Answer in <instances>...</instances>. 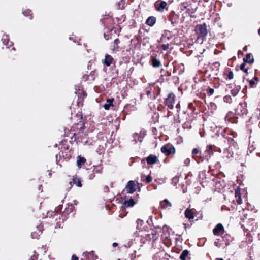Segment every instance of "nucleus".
<instances>
[{
    "label": "nucleus",
    "instance_id": "f257e3e1",
    "mask_svg": "<svg viewBox=\"0 0 260 260\" xmlns=\"http://www.w3.org/2000/svg\"><path fill=\"white\" fill-rule=\"evenodd\" d=\"M73 154V150L60 151L58 154L56 155V164L62 167V164L64 161H68Z\"/></svg>",
    "mask_w": 260,
    "mask_h": 260
},
{
    "label": "nucleus",
    "instance_id": "f03ea898",
    "mask_svg": "<svg viewBox=\"0 0 260 260\" xmlns=\"http://www.w3.org/2000/svg\"><path fill=\"white\" fill-rule=\"evenodd\" d=\"M195 31L198 35V40L201 39L202 42L205 40L208 34L207 26L205 23L202 24H198L195 27Z\"/></svg>",
    "mask_w": 260,
    "mask_h": 260
},
{
    "label": "nucleus",
    "instance_id": "7ed1b4c3",
    "mask_svg": "<svg viewBox=\"0 0 260 260\" xmlns=\"http://www.w3.org/2000/svg\"><path fill=\"white\" fill-rule=\"evenodd\" d=\"M251 106L253 109V112L250 117V120L252 122L257 121L260 117V109L258 108L259 102H253L252 103Z\"/></svg>",
    "mask_w": 260,
    "mask_h": 260
},
{
    "label": "nucleus",
    "instance_id": "20e7f679",
    "mask_svg": "<svg viewBox=\"0 0 260 260\" xmlns=\"http://www.w3.org/2000/svg\"><path fill=\"white\" fill-rule=\"evenodd\" d=\"M216 151H219L220 152V148H217L214 145H208L204 154H203V156H204V160L206 159L208 160L209 159L211 158V156L213 155L214 152Z\"/></svg>",
    "mask_w": 260,
    "mask_h": 260
},
{
    "label": "nucleus",
    "instance_id": "39448f33",
    "mask_svg": "<svg viewBox=\"0 0 260 260\" xmlns=\"http://www.w3.org/2000/svg\"><path fill=\"white\" fill-rule=\"evenodd\" d=\"M161 152L166 156L172 157L176 152V149L173 145L167 143L161 147Z\"/></svg>",
    "mask_w": 260,
    "mask_h": 260
},
{
    "label": "nucleus",
    "instance_id": "423d86ee",
    "mask_svg": "<svg viewBox=\"0 0 260 260\" xmlns=\"http://www.w3.org/2000/svg\"><path fill=\"white\" fill-rule=\"evenodd\" d=\"M176 99L175 95L172 93H169L167 98L164 99V104L168 109L172 110L174 109V104Z\"/></svg>",
    "mask_w": 260,
    "mask_h": 260
},
{
    "label": "nucleus",
    "instance_id": "0eeeda50",
    "mask_svg": "<svg viewBox=\"0 0 260 260\" xmlns=\"http://www.w3.org/2000/svg\"><path fill=\"white\" fill-rule=\"evenodd\" d=\"M221 136L227 140L231 146H236V142L234 140L235 136L231 131L224 130L221 133Z\"/></svg>",
    "mask_w": 260,
    "mask_h": 260
},
{
    "label": "nucleus",
    "instance_id": "6e6552de",
    "mask_svg": "<svg viewBox=\"0 0 260 260\" xmlns=\"http://www.w3.org/2000/svg\"><path fill=\"white\" fill-rule=\"evenodd\" d=\"M154 8L155 10L160 12L162 13L165 10L168 11L169 6L166 2L162 0H157L154 3Z\"/></svg>",
    "mask_w": 260,
    "mask_h": 260
},
{
    "label": "nucleus",
    "instance_id": "1a4fd4ad",
    "mask_svg": "<svg viewBox=\"0 0 260 260\" xmlns=\"http://www.w3.org/2000/svg\"><path fill=\"white\" fill-rule=\"evenodd\" d=\"M247 112L246 105L245 103H240L238 104L235 110V114L240 116L246 115Z\"/></svg>",
    "mask_w": 260,
    "mask_h": 260
},
{
    "label": "nucleus",
    "instance_id": "9d476101",
    "mask_svg": "<svg viewBox=\"0 0 260 260\" xmlns=\"http://www.w3.org/2000/svg\"><path fill=\"white\" fill-rule=\"evenodd\" d=\"M191 154L192 158L197 162L203 161L204 160V156L199 148H193L192 150Z\"/></svg>",
    "mask_w": 260,
    "mask_h": 260
},
{
    "label": "nucleus",
    "instance_id": "9b49d317",
    "mask_svg": "<svg viewBox=\"0 0 260 260\" xmlns=\"http://www.w3.org/2000/svg\"><path fill=\"white\" fill-rule=\"evenodd\" d=\"M160 91L156 92L153 90L152 87L149 86L145 88V94L147 97L152 100H155L157 96L159 94Z\"/></svg>",
    "mask_w": 260,
    "mask_h": 260
},
{
    "label": "nucleus",
    "instance_id": "f8f14e48",
    "mask_svg": "<svg viewBox=\"0 0 260 260\" xmlns=\"http://www.w3.org/2000/svg\"><path fill=\"white\" fill-rule=\"evenodd\" d=\"M74 210V206L72 204H68L67 205V206L61 214L62 221L66 220L68 218L70 214L72 213Z\"/></svg>",
    "mask_w": 260,
    "mask_h": 260
},
{
    "label": "nucleus",
    "instance_id": "ddd939ff",
    "mask_svg": "<svg viewBox=\"0 0 260 260\" xmlns=\"http://www.w3.org/2000/svg\"><path fill=\"white\" fill-rule=\"evenodd\" d=\"M168 18L173 26L179 23V16L174 11L172 10L169 13Z\"/></svg>",
    "mask_w": 260,
    "mask_h": 260
},
{
    "label": "nucleus",
    "instance_id": "4468645a",
    "mask_svg": "<svg viewBox=\"0 0 260 260\" xmlns=\"http://www.w3.org/2000/svg\"><path fill=\"white\" fill-rule=\"evenodd\" d=\"M136 191V185L135 181L131 180L129 181L125 188L123 191H125L127 193H133Z\"/></svg>",
    "mask_w": 260,
    "mask_h": 260
},
{
    "label": "nucleus",
    "instance_id": "2eb2a0df",
    "mask_svg": "<svg viewBox=\"0 0 260 260\" xmlns=\"http://www.w3.org/2000/svg\"><path fill=\"white\" fill-rule=\"evenodd\" d=\"M225 232L224 228L221 223H218L213 230L215 236H221Z\"/></svg>",
    "mask_w": 260,
    "mask_h": 260
},
{
    "label": "nucleus",
    "instance_id": "dca6fc26",
    "mask_svg": "<svg viewBox=\"0 0 260 260\" xmlns=\"http://www.w3.org/2000/svg\"><path fill=\"white\" fill-rule=\"evenodd\" d=\"M235 115H236L235 113H234L231 111L229 112L225 117V121H228L232 123H237V117Z\"/></svg>",
    "mask_w": 260,
    "mask_h": 260
},
{
    "label": "nucleus",
    "instance_id": "f3484780",
    "mask_svg": "<svg viewBox=\"0 0 260 260\" xmlns=\"http://www.w3.org/2000/svg\"><path fill=\"white\" fill-rule=\"evenodd\" d=\"M222 241L223 242L224 246L223 248L227 247L230 244V243L233 241V238L230 234H225L221 235Z\"/></svg>",
    "mask_w": 260,
    "mask_h": 260
},
{
    "label": "nucleus",
    "instance_id": "a211bd4d",
    "mask_svg": "<svg viewBox=\"0 0 260 260\" xmlns=\"http://www.w3.org/2000/svg\"><path fill=\"white\" fill-rule=\"evenodd\" d=\"M87 93L84 90H82L81 92L78 93V99L77 102V105L79 107L83 105L84 99L87 96Z\"/></svg>",
    "mask_w": 260,
    "mask_h": 260
},
{
    "label": "nucleus",
    "instance_id": "6ab92c4d",
    "mask_svg": "<svg viewBox=\"0 0 260 260\" xmlns=\"http://www.w3.org/2000/svg\"><path fill=\"white\" fill-rule=\"evenodd\" d=\"M102 62L106 67H110L111 64L115 63V61L111 55L106 54Z\"/></svg>",
    "mask_w": 260,
    "mask_h": 260
},
{
    "label": "nucleus",
    "instance_id": "aec40b11",
    "mask_svg": "<svg viewBox=\"0 0 260 260\" xmlns=\"http://www.w3.org/2000/svg\"><path fill=\"white\" fill-rule=\"evenodd\" d=\"M195 209L194 208H187L184 212L185 217L189 220L193 219L196 216Z\"/></svg>",
    "mask_w": 260,
    "mask_h": 260
},
{
    "label": "nucleus",
    "instance_id": "412c9836",
    "mask_svg": "<svg viewBox=\"0 0 260 260\" xmlns=\"http://www.w3.org/2000/svg\"><path fill=\"white\" fill-rule=\"evenodd\" d=\"M98 73L96 72V70H94L93 71H92L89 75H84L83 77L85 79L86 81H89L90 82L93 81L96 77H98Z\"/></svg>",
    "mask_w": 260,
    "mask_h": 260
},
{
    "label": "nucleus",
    "instance_id": "4be33fe9",
    "mask_svg": "<svg viewBox=\"0 0 260 260\" xmlns=\"http://www.w3.org/2000/svg\"><path fill=\"white\" fill-rule=\"evenodd\" d=\"M120 43V40L117 38L114 40L112 43L111 50L113 52H118L121 49L119 46Z\"/></svg>",
    "mask_w": 260,
    "mask_h": 260
},
{
    "label": "nucleus",
    "instance_id": "5701e85b",
    "mask_svg": "<svg viewBox=\"0 0 260 260\" xmlns=\"http://www.w3.org/2000/svg\"><path fill=\"white\" fill-rule=\"evenodd\" d=\"M145 159L148 165H153L159 161L158 157L153 154H150Z\"/></svg>",
    "mask_w": 260,
    "mask_h": 260
},
{
    "label": "nucleus",
    "instance_id": "b1692460",
    "mask_svg": "<svg viewBox=\"0 0 260 260\" xmlns=\"http://www.w3.org/2000/svg\"><path fill=\"white\" fill-rule=\"evenodd\" d=\"M223 76L226 80H232L234 78V73L231 69L229 68H226L224 70Z\"/></svg>",
    "mask_w": 260,
    "mask_h": 260
},
{
    "label": "nucleus",
    "instance_id": "393cba45",
    "mask_svg": "<svg viewBox=\"0 0 260 260\" xmlns=\"http://www.w3.org/2000/svg\"><path fill=\"white\" fill-rule=\"evenodd\" d=\"M70 184L71 186H72V184H75L79 187H81L82 186L81 179L77 175L73 176L72 181H71Z\"/></svg>",
    "mask_w": 260,
    "mask_h": 260
},
{
    "label": "nucleus",
    "instance_id": "a878e982",
    "mask_svg": "<svg viewBox=\"0 0 260 260\" xmlns=\"http://www.w3.org/2000/svg\"><path fill=\"white\" fill-rule=\"evenodd\" d=\"M83 255L88 260H96L98 259V256L94 254L93 251L90 252H84Z\"/></svg>",
    "mask_w": 260,
    "mask_h": 260
},
{
    "label": "nucleus",
    "instance_id": "bb28decb",
    "mask_svg": "<svg viewBox=\"0 0 260 260\" xmlns=\"http://www.w3.org/2000/svg\"><path fill=\"white\" fill-rule=\"evenodd\" d=\"M160 206L162 209L170 210L172 207V204L167 199H165L160 202Z\"/></svg>",
    "mask_w": 260,
    "mask_h": 260
},
{
    "label": "nucleus",
    "instance_id": "cd10ccee",
    "mask_svg": "<svg viewBox=\"0 0 260 260\" xmlns=\"http://www.w3.org/2000/svg\"><path fill=\"white\" fill-rule=\"evenodd\" d=\"M136 203V202L132 198L128 199L125 197L124 198V201L123 205L125 207H133Z\"/></svg>",
    "mask_w": 260,
    "mask_h": 260
},
{
    "label": "nucleus",
    "instance_id": "c85d7f7f",
    "mask_svg": "<svg viewBox=\"0 0 260 260\" xmlns=\"http://www.w3.org/2000/svg\"><path fill=\"white\" fill-rule=\"evenodd\" d=\"M151 65L154 68H159L161 66V63L159 60L156 58L155 56H151Z\"/></svg>",
    "mask_w": 260,
    "mask_h": 260
},
{
    "label": "nucleus",
    "instance_id": "c756f323",
    "mask_svg": "<svg viewBox=\"0 0 260 260\" xmlns=\"http://www.w3.org/2000/svg\"><path fill=\"white\" fill-rule=\"evenodd\" d=\"M61 145L60 148V151H68V150H72L71 149L69 148V145L68 143L67 140H62L59 144Z\"/></svg>",
    "mask_w": 260,
    "mask_h": 260
},
{
    "label": "nucleus",
    "instance_id": "7c9ffc66",
    "mask_svg": "<svg viewBox=\"0 0 260 260\" xmlns=\"http://www.w3.org/2000/svg\"><path fill=\"white\" fill-rule=\"evenodd\" d=\"M156 22V18L155 16H149L146 20L145 23L149 26H153Z\"/></svg>",
    "mask_w": 260,
    "mask_h": 260
},
{
    "label": "nucleus",
    "instance_id": "2f4dec72",
    "mask_svg": "<svg viewBox=\"0 0 260 260\" xmlns=\"http://www.w3.org/2000/svg\"><path fill=\"white\" fill-rule=\"evenodd\" d=\"M77 159V166L79 168H81L86 162V159L81 155L78 156Z\"/></svg>",
    "mask_w": 260,
    "mask_h": 260
},
{
    "label": "nucleus",
    "instance_id": "473e14b6",
    "mask_svg": "<svg viewBox=\"0 0 260 260\" xmlns=\"http://www.w3.org/2000/svg\"><path fill=\"white\" fill-rule=\"evenodd\" d=\"M114 101V99L113 98L107 99L106 100V103L103 105L104 108L106 110H108L111 106H114L113 104Z\"/></svg>",
    "mask_w": 260,
    "mask_h": 260
},
{
    "label": "nucleus",
    "instance_id": "72a5a7b5",
    "mask_svg": "<svg viewBox=\"0 0 260 260\" xmlns=\"http://www.w3.org/2000/svg\"><path fill=\"white\" fill-rule=\"evenodd\" d=\"M171 37L167 36V32L166 30L165 33L162 34L161 38L159 40H158L159 43H164V44L168 43L167 42L168 41H169Z\"/></svg>",
    "mask_w": 260,
    "mask_h": 260
},
{
    "label": "nucleus",
    "instance_id": "f704fd0d",
    "mask_svg": "<svg viewBox=\"0 0 260 260\" xmlns=\"http://www.w3.org/2000/svg\"><path fill=\"white\" fill-rule=\"evenodd\" d=\"M235 200L238 204L240 205L242 203L241 197V192L239 189H236L235 192Z\"/></svg>",
    "mask_w": 260,
    "mask_h": 260
},
{
    "label": "nucleus",
    "instance_id": "c9c22d12",
    "mask_svg": "<svg viewBox=\"0 0 260 260\" xmlns=\"http://www.w3.org/2000/svg\"><path fill=\"white\" fill-rule=\"evenodd\" d=\"M150 235L152 236V237L150 238V239H152L153 241H155V240H156L159 237L158 233L154 229H152L151 231L150 234H149V236H150Z\"/></svg>",
    "mask_w": 260,
    "mask_h": 260
},
{
    "label": "nucleus",
    "instance_id": "e433bc0d",
    "mask_svg": "<svg viewBox=\"0 0 260 260\" xmlns=\"http://www.w3.org/2000/svg\"><path fill=\"white\" fill-rule=\"evenodd\" d=\"M80 116L81 117V119H82V116L81 115V114H80ZM77 128L79 129V130L82 131L84 130L85 129V122L81 120L79 123H78L77 124Z\"/></svg>",
    "mask_w": 260,
    "mask_h": 260
},
{
    "label": "nucleus",
    "instance_id": "4c0bfd02",
    "mask_svg": "<svg viewBox=\"0 0 260 260\" xmlns=\"http://www.w3.org/2000/svg\"><path fill=\"white\" fill-rule=\"evenodd\" d=\"M152 178L150 175H149L147 176H145L144 175L141 177V180L145 183L148 184L152 181Z\"/></svg>",
    "mask_w": 260,
    "mask_h": 260
},
{
    "label": "nucleus",
    "instance_id": "58836bf2",
    "mask_svg": "<svg viewBox=\"0 0 260 260\" xmlns=\"http://www.w3.org/2000/svg\"><path fill=\"white\" fill-rule=\"evenodd\" d=\"M251 56V53L247 54L245 58H244L243 61L245 62H248L250 64H252L254 61V59L253 58L251 59L250 58Z\"/></svg>",
    "mask_w": 260,
    "mask_h": 260
},
{
    "label": "nucleus",
    "instance_id": "ea45409f",
    "mask_svg": "<svg viewBox=\"0 0 260 260\" xmlns=\"http://www.w3.org/2000/svg\"><path fill=\"white\" fill-rule=\"evenodd\" d=\"M92 170L95 173H101L103 167L101 165L94 166Z\"/></svg>",
    "mask_w": 260,
    "mask_h": 260
},
{
    "label": "nucleus",
    "instance_id": "a19ab883",
    "mask_svg": "<svg viewBox=\"0 0 260 260\" xmlns=\"http://www.w3.org/2000/svg\"><path fill=\"white\" fill-rule=\"evenodd\" d=\"M189 251L187 250H184L182 252L180 256V258L181 260H187L186 258L187 256L189 255Z\"/></svg>",
    "mask_w": 260,
    "mask_h": 260
},
{
    "label": "nucleus",
    "instance_id": "79ce46f5",
    "mask_svg": "<svg viewBox=\"0 0 260 260\" xmlns=\"http://www.w3.org/2000/svg\"><path fill=\"white\" fill-rule=\"evenodd\" d=\"M160 72L161 73H164V74H162L161 76L166 77V80L168 81L169 80V77L171 75V72L168 71H165L162 69L161 70Z\"/></svg>",
    "mask_w": 260,
    "mask_h": 260
},
{
    "label": "nucleus",
    "instance_id": "37998d69",
    "mask_svg": "<svg viewBox=\"0 0 260 260\" xmlns=\"http://www.w3.org/2000/svg\"><path fill=\"white\" fill-rule=\"evenodd\" d=\"M214 244L216 247L218 248L223 247L224 245L223 242H222L220 239H216L214 243Z\"/></svg>",
    "mask_w": 260,
    "mask_h": 260
},
{
    "label": "nucleus",
    "instance_id": "c03bdc74",
    "mask_svg": "<svg viewBox=\"0 0 260 260\" xmlns=\"http://www.w3.org/2000/svg\"><path fill=\"white\" fill-rule=\"evenodd\" d=\"M87 174H88V178L90 180L93 179L95 176V173H94L93 171H92V170L91 169L88 170Z\"/></svg>",
    "mask_w": 260,
    "mask_h": 260
},
{
    "label": "nucleus",
    "instance_id": "a18cd8bd",
    "mask_svg": "<svg viewBox=\"0 0 260 260\" xmlns=\"http://www.w3.org/2000/svg\"><path fill=\"white\" fill-rule=\"evenodd\" d=\"M23 14L25 16H30V19H32V12L31 10L29 9H26L23 12Z\"/></svg>",
    "mask_w": 260,
    "mask_h": 260
},
{
    "label": "nucleus",
    "instance_id": "49530a36",
    "mask_svg": "<svg viewBox=\"0 0 260 260\" xmlns=\"http://www.w3.org/2000/svg\"><path fill=\"white\" fill-rule=\"evenodd\" d=\"M117 8L118 9H124L125 8V2L123 0L120 1L117 4Z\"/></svg>",
    "mask_w": 260,
    "mask_h": 260
},
{
    "label": "nucleus",
    "instance_id": "de8ad7c7",
    "mask_svg": "<svg viewBox=\"0 0 260 260\" xmlns=\"http://www.w3.org/2000/svg\"><path fill=\"white\" fill-rule=\"evenodd\" d=\"M192 177V175L191 173H188L185 177V179L186 180V183L188 185H190L191 184V178Z\"/></svg>",
    "mask_w": 260,
    "mask_h": 260
},
{
    "label": "nucleus",
    "instance_id": "09e8293b",
    "mask_svg": "<svg viewBox=\"0 0 260 260\" xmlns=\"http://www.w3.org/2000/svg\"><path fill=\"white\" fill-rule=\"evenodd\" d=\"M240 89V87L239 88H236L234 89H233L231 90V93L233 96H235L237 95L238 93L239 90Z\"/></svg>",
    "mask_w": 260,
    "mask_h": 260
},
{
    "label": "nucleus",
    "instance_id": "8fccbe9b",
    "mask_svg": "<svg viewBox=\"0 0 260 260\" xmlns=\"http://www.w3.org/2000/svg\"><path fill=\"white\" fill-rule=\"evenodd\" d=\"M223 101L226 103L231 104L232 102V99L230 95H225L223 98Z\"/></svg>",
    "mask_w": 260,
    "mask_h": 260
},
{
    "label": "nucleus",
    "instance_id": "3c124183",
    "mask_svg": "<svg viewBox=\"0 0 260 260\" xmlns=\"http://www.w3.org/2000/svg\"><path fill=\"white\" fill-rule=\"evenodd\" d=\"M206 92L208 96H211L214 93V89L213 88L208 87L206 90Z\"/></svg>",
    "mask_w": 260,
    "mask_h": 260
},
{
    "label": "nucleus",
    "instance_id": "603ef678",
    "mask_svg": "<svg viewBox=\"0 0 260 260\" xmlns=\"http://www.w3.org/2000/svg\"><path fill=\"white\" fill-rule=\"evenodd\" d=\"M246 62H245L244 61L243 63H242L240 66V69L241 70L244 71L245 73H247V71H248V68H245V66H246Z\"/></svg>",
    "mask_w": 260,
    "mask_h": 260
},
{
    "label": "nucleus",
    "instance_id": "864d4df0",
    "mask_svg": "<svg viewBox=\"0 0 260 260\" xmlns=\"http://www.w3.org/2000/svg\"><path fill=\"white\" fill-rule=\"evenodd\" d=\"M250 87L251 88H254L256 87L257 83L253 80V79H251L249 81Z\"/></svg>",
    "mask_w": 260,
    "mask_h": 260
},
{
    "label": "nucleus",
    "instance_id": "5fc2aeb1",
    "mask_svg": "<svg viewBox=\"0 0 260 260\" xmlns=\"http://www.w3.org/2000/svg\"><path fill=\"white\" fill-rule=\"evenodd\" d=\"M169 44H163L161 45L160 48H162L164 50H167L169 49Z\"/></svg>",
    "mask_w": 260,
    "mask_h": 260
},
{
    "label": "nucleus",
    "instance_id": "6e6d98bb",
    "mask_svg": "<svg viewBox=\"0 0 260 260\" xmlns=\"http://www.w3.org/2000/svg\"><path fill=\"white\" fill-rule=\"evenodd\" d=\"M188 108L190 109L192 112H193L195 110V107L192 103H190L188 104Z\"/></svg>",
    "mask_w": 260,
    "mask_h": 260
},
{
    "label": "nucleus",
    "instance_id": "4d7b16f0",
    "mask_svg": "<svg viewBox=\"0 0 260 260\" xmlns=\"http://www.w3.org/2000/svg\"><path fill=\"white\" fill-rule=\"evenodd\" d=\"M187 3L186 2H183L181 3V10H184V9H187Z\"/></svg>",
    "mask_w": 260,
    "mask_h": 260
},
{
    "label": "nucleus",
    "instance_id": "13d9d810",
    "mask_svg": "<svg viewBox=\"0 0 260 260\" xmlns=\"http://www.w3.org/2000/svg\"><path fill=\"white\" fill-rule=\"evenodd\" d=\"M5 45L6 46L7 48H9L11 46H13V43L11 41H10L9 40H8Z\"/></svg>",
    "mask_w": 260,
    "mask_h": 260
},
{
    "label": "nucleus",
    "instance_id": "bf43d9fd",
    "mask_svg": "<svg viewBox=\"0 0 260 260\" xmlns=\"http://www.w3.org/2000/svg\"><path fill=\"white\" fill-rule=\"evenodd\" d=\"M213 66L217 70H218L219 67H220V63L219 62H215L213 64Z\"/></svg>",
    "mask_w": 260,
    "mask_h": 260
},
{
    "label": "nucleus",
    "instance_id": "052dcab7",
    "mask_svg": "<svg viewBox=\"0 0 260 260\" xmlns=\"http://www.w3.org/2000/svg\"><path fill=\"white\" fill-rule=\"evenodd\" d=\"M190 159L189 158H186L184 161V165L186 166H188L190 164Z\"/></svg>",
    "mask_w": 260,
    "mask_h": 260
},
{
    "label": "nucleus",
    "instance_id": "680f3d73",
    "mask_svg": "<svg viewBox=\"0 0 260 260\" xmlns=\"http://www.w3.org/2000/svg\"><path fill=\"white\" fill-rule=\"evenodd\" d=\"M8 40H9V39H8V37L7 36H3V38L2 39V40L3 41V42L4 44V45L6 44V43L7 42Z\"/></svg>",
    "mask_w": 260,
    "mask_h": 260
},
{
    "label": "nucleus",
    "instance_id": "e2e57ef3",
    "mask_svg": "<svg viewBox=\"0 0 260 260\" xmlns=\"http://www.w3.org/2000/svg\"><path fill=\"white\" fill-rule=\"evenodd\" d=\"M103 189L105 192H109V188L107 185L104 186Z\"/></svg>",
    "mask_w": 260,
    "mask_h": 260
},
{
    "label": "nucleus",
    "instance_id": "0e129e2a",
    "mask_svg": "<svg viewBox=\"0 0 260 260\" xmlns=\"http://www.w3.org/2000/svg\"><path fill=\"white\" fill-rule=\"evenodd\" d=\"M71 139L73 140L74 141H76L77 139V138L76 137V134L74 133L73 135V136L71 137Z\"/></svg>",
    "mask_w": 260,
    "mask_h": 260
},
{
    "label": "nucleus",
    "instance_id": "69168bd1",
    "mask_svg": "<svg viewBox=\"0 0 260 260\" xmlns=\"http://www.w3.org/2000/svg\"><path fill=\"white\" fill-rule=\"evenodd\" d=\"M71 260H79V258L76 255H73Z\"/></svg>",
    "mask_w": 260,
    "mask_h": 260
},
{
    "label": "nucleus",
    "instance_id": "338daca9",
    "mask_svg": "<svg viewBox=\"0 0 260 260\" xmlns=\"http://www.w3.org/2000/svg\"><path fill=\"white\" fill-rule=\"evenodd\" d=\"M254 81H255L256 83H258L259 81V78L257 76H254V77L252 79Z\"/></svg>",
    "mask_w": 260,
    "mask_h": 260
},
{
    "label": "nucleus",
    "instance_id": "774afa93",
    "mask_svg": "<svg viewBox=\"0 0 260 260\" xmlns=\"http://www.w3.org/2000/svg\"><path fill=\"white\" fill-rule=\"evenodd\" d=\"M38 257L36 255H32L31 256L29 260H37Z\"/></svg>",
    "mask_w": 260,
    "mask_h": 260
}]
</instances>
